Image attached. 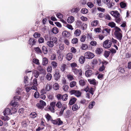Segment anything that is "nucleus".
I'll use <instances>...</instances> for the list:
<instances>
[{
  "label": "nucleus",
  "instance_id": "obj_1",
  "mask_svg": "<svg viewBox=\"0 0 131 131\" xmlns=\"http://www.w3.org/2000/svg\"><path fill=\"white\" fill-rule=\"evenodd\" d=\"M114 29V35L116 38L121 42L123 37L122 31L118 27H116Z\"/></svg>",
  "mask_w": 131,
  "mask_h": 131
},
{
  "label": "nucleus",
  "instance_id": "obj_2",
  "mask_svg": "<svg viewBox=\"0 0 131 131\" xmlns=\"http://www.w3.org/2000/svg\"><path fill=\"white\" fill-rule=\"evenodd\" d=\"M110 13L115 18V21L116 23H119L121 21L122 18L120 17V14L117 10L111 11Z\"/></svg>",
  "mask_w": 131,
  "mask_h": 131
},
{
  "label": "nucleus",
  "instance_id": "obj_3",
  "mask_svg": "<svg viewBox=\"0 0 131 131\" xmlns=\"http://www.w3.org/2000/svg\"><path fill=\"white\" fill-rule=\"evenodd\" d=\"M112 44L111 41H110L108 40H107L104 42L103 46L104 48L108 49L111 47Z\"/></svg>",
  "mask_w": 131,
  "mask_h": 131
},
{
  "label": "nucleus",
  "instance_id": "obj_4",
  "mask_svg": "<svg viewBox=\"0 0 131 131\" xmlns=\"http://www.w3.org/2000/svg\"><path fill=\"white\" fill-rule=\"evenodd\" d=\"M53 76L54 79L56 81H58L60 79L61 75L60 74L59 71L58 69H56L55 71V73Z\"/></svg>",
  "mask_w": 131,
  "mask_h": 131
},
{
  "label": "nucleus",
  "instance_id": "obj_5",
  "mask_svg": "<svg viewBox=\"0 0 131 131\" xmlns=\"http://www.w3.org/2000/svg\"><path fill=\"white\" fill-rule=\"evenodd\" d=\"M70 93L71 94H74L77 97H79L81 96V93L79 91L72 90L70 91Z\"/></svg>",
  "mask_w": 131,
  "mask_h": 131
},
{
  "label": "nucleus",
  "instance_id": "obj_6",
  "mask_svg": "<svg viewBox=\"0 0 131 131\" xmlns=\"http://www.w3.org/2000/svg\"><path fill=\"white\" fill-rule=\"evenodd\" d=\"M84 55L86 58L88 59H92L94 56V55L93 53L89 52H85L84 54Z\"/></svg>",
  "mask_w": 131,
  "mask_h": 131
},
{
  "label": "nucleus",
  "instance_id": "obj_7",
  "mask_svg": "<svg viewBox=\"0 0 131 131\" xmlns=\"http://www.w3.org/2000/svg\"><path fill=\"white\" fill-rule=\"evenodd\" d=\"M10 106H8L4 110L3 113L5 116L6 115H10Z\"/></svg>",
  "mask_w": 131,
  "mask_h": 131
},
{
  "label": "nucleus",
  "instance_id": "obj_8",
  "mask_svg": "<svg viewBox=\"0 0 131 131\" xmlns=\"http://www.w3.org/2000/svg\"><path fill=\"white\" fill-rule=\"evenodd\" d=\"M72 71L74 73V74L77 75H79L80 76H81L82 75V71L80 69H73Z\"/></svg>",
  "mask_w": 131,
  "mask_h": 131
},
{
  "label": "nucleus",
  "instance_id": "obj_9",
  "mask_svg": "<svg viewBox=\"0 0 131 131\" xmlns=\"http://www.w3.org/2000/svg\"><path fill=\"white\" fill-rule=\"evenodd\" d=\"M88 81L90 84H92L94 86L97 85L98 83V81L94 79H88Z\"/></svg>",
  "mask_w": 131,
  "mask_h": 131
},
{
  "label": "nucleus",
  "instance_id": "obj_10",
  "mask_svg": "<svg viewBox=\"0 0 131 131\" xmlns=\"http://www.w3.org/2000/svg\"><path fill=\"white\" fill-rule=\"evenodd\" d=\"M32 72L31 71H29L28 70L26 71L25 73H26V75H25L24 77V83L26 84L27 83V81L28 80V78L27 76L28 75V73Z\"/></svg>",
  "mask_w": 131,
  "mask_h": 131
},
{
  "label": "nucleus",
  "instance_id": "obj_11",
  "mask_svg": "<svg viewBox=\"0 0 131 131\" xmlns=\"http://www.w3.org/2000/svg\"><path fill=\"white\" fill-rule=\"evenodd\" d=\"M62 35L65 37H68L70 36V33L67 31L65 30L62 32Z\"/></svg>",
  "mask_w": 131,
  "mask_h": 131
},
{
  "label": "nucleus",
  "instance_id": "obj_12",
  "mask_svg": "<svg viewBox=\"0 0 131 131\" xmlns=\"http://www.w3.org/2000/svg\"><path fill=\"white\" fill-rule=\"evenodd\" d=\"M79 85L81 86H83L85 84V81L84 79L82 78L79 79Z\"/></svg>",
  "mask_w": 131,
  "mask_h": 131
},
{
  "label": "nucleus",
  "instance_id": "obj_13",
  "mask_svg": "<svg viewBox=\"0 0 131 131\" xmlns=\"http://www.w3.org/2000/svg\"><path fill=\"white\" fill-rule=\"evenodd\" d=\"M80 105L79 104H75L73 105L72 107V109L73 111H75L78 109L80 108Z\"/></svg>",
  "mask_w": 131,
  "mask_h": 131
},
{
  "label": "nucleus",
  "instance_id": "obj_14",
  "mask_svg": "<svg viewBox=\"0 0 131 131\" xmlns=\"http://www.w3.org/2000/svg\"><path fill=\"white\" fill-rule=\"evenodd\" d=\"M73 54L69 52L68 53L66 57L68 61L70 60L72 58Z\"/></svg>",
  "mask_w": 131,
  "mask_h": 131
},
{
  "label": "nucleus",
  "instance_id": "obj_15",
  "mask_svg": "<svg viewBox=\"0 0 131 131\" xmlns=\"http://www.w3.org/2000/svg\"><path fill=\"white\" fill-rule=\"evenodd\" d=\"M48 59L46 57H44L42 59V64L43 66H46L48 63Z\"/></svg>",
  "mask_w": 131,
  "mask_h": 131
},
{
  "label": "nucleus",
  "instance_id": "obj_16",
  "mask_svg": "<svg viewBox=\"0 0 131 131\" xmlns=\"http://www.w3.org/2000/svg\"><path fill=\"white\" fill-rule=\"evenodd\" d=\"M41 92L42 94L39 95L40 97L43 100H44L45 99L46 96L44 94L46 93L44 92V90H42Z\"/></svg>",
  "mask_w": 131,
  "mask_h": 131
},
{
  "label": "nucleus",
  "instance_id": "obj_17",
  "mask_svg": "<svg viewBox=\"0 0 131 131\" xmlns=\"http://www.w3.org/2000/svg\"><path fill=\"white\" fill-rule=\"evenodd\" d=\"M76 100L77 99L75 98H71L69 101V104L70 105H72L75 103Z\"/></svg>",
  "mask_w": 131,
  "mask_h": 131
},
{
  "label": "nucleus",
  "instance_id": "obj_18",
  "mask_svg": "<svg viewBox=\"0 0 131 131\" xmlns=\"http://www.w3.org/2000/svg\"><path fill=\"white\" fill-rule=\"evenodd\" d=\"M93 73L92 71L89 70H87L85 72V75L86 77H90Z\"/></svg>",
  "mask_w": 131,
  "mask_h": 131
},
{
  "label": "nucleus",
  "instance_id": "obj_19",
  "mask_svg": "<svg viewBox=\"0 0 131 131\" xmlns=\"http://www.w3.org/2000/svg\"><path fill=\"white\" fill-rule=\"evenodd\" d=\"M85 58H86L85 56H81L80 57L79 59L80 63L82 64L85 61Z\"/></svg>",
  "mask_w": 131,
  "mask_h": 131
},
{
  "label": "nucleus",
  "instance_id": "obj_20",
  "mask_svg": "<svg viewBox=\"0 0 131 131\" xmlns=\"http://www.w3.org/2000/svg\"><path fill=\"white\" fill-rule=\"evenodd\" d=\"M74 20V18L73 16L70 17L67 19V21L70 24H71L73 23Z\"/></svg>",
  "mask_w": 131,
  "mask_h": 131
},
{
  "label": "nucleus",
  "instance_id": "obj_21",
  "mask_svg": "<svg viewBox=\"0 0 131 131\" xmlns=\"http://www.w3.org/2000/svg\"><path fill=\"white\" fill-rule=\"evenodd\" d=\"M29 44L32 46L34 45H35L36 42V41L34 39H30L29 41Z\"/></svg>",
  "mask_w": 131,
  "mask_h": 131
},
{
  "label": "nucleus",
  "instance_id": "obj_22",
  "mask_svg": "<svg viewBox=\"0 0 131 131\" xmlns=\"http://www.w3.org/2000/svg\"><path fill=\"white\" fill-rule=\"evenodd\" d=\"M80 9L79 8L77 7L72 8L71 10L70 11L72 13H77Z\"/></svg>",
  "mask_w": 131,
  "mask_h": 131
},
{
  "label": "nucleus",
  "instance_id": "obj_23",
  "mask_svg": "<svg viewBox=\"0 0 131 131\" xmlns=\"http://www.w3.org/2000/svg\"><path fill=\"white\" fill-rule=\"evenodd\" d=\"M96 88L91 87L89 88V92L92 95L94 94V92Z\"/></svg>",
  "mask_w": 131,
  "mask_h": 131
},
{
  "label": "nucleus",
  "instance_id": "obj_24",
  "mask_svg": "<svg viewBox=\"0 0 131 131\" xmlns=\"http://www.w3.org/2000/svg\"><path fill=\"white\" fill-rule=\"evenodd\" d=\"M108 25L112 28H115L116 27H117L116 26L115 24L113 22H109L108 24Z\"/></svg>",
  "mask_w": 131,
  "mask_h": 131
},
{
  "label": "nucleus",
  "instance_id": "obj_25",
  "mask_svg": "<svg viewBox=\"0 0 131 131\" xmlns=\"http://www.w3.org/2000/svg\"><path fill=\"white\" fill-rule=\"evenodd\" d=\"M10 115H12L16 112L17 111V110L14 107H10Z\"/></svg>",
  "mask_w": 131,
  "mask_h": 131
},
{
  "label": "nucleus",
  "instance_id": "obj_26",
  "mask_svg": "<svg viewBox=\"0 0 131 131\" xmlns=\"http://www.w3.org/2000/svg\"><path fill=\"white\" fill-rule=\"evenodd\" d=\"M47 44L48 47L51 48L53 47L54 45V43L51 41H48L47 43Z\"/></svg>",
  "mask_w": 131,
  "mask_h": 131
},
{
  "label": "nucleus",
  "instance_id": "obj_27",
  "mask_svg": "<svg viewBox=\"0 0 131 131\" xmlns=\"http://www.w3.org/2000/svg\"><path fill=\"white\" fill-rule=\"evenodd\" d=\"M52 32L53 34H56L59 32V30L58 28L56 27H54L52 28Z\"/></svg>",
  "mask_w": 131,
  "mask_h": 131
},
{
  "label": "nucleus",
  "instance_id": "obj_28",
  "mask_svg": "<svg viewBox=\"0 0 131 131\" xmlns=\"http://www.w3.org/2000/svg\"><path fill=\"white\" fill-rule=\"evenodd\" d=\"M10 105L13 107H15L17 105V102L15 100H12L10 103Z\"/></svg>",
  "mask_w": 131,
  "mask_h": 131
},
{
  "label": "nucleus",
  "instance_id": "obj_29",
  "mask_svg": "<svg viewBox=\"0 0 131 131\" xmlns=\"http://www.w3.org/2000/svg\"><path fill=\"white\" fill-rule=\"evenodd\" d=\"M103 49L101 48H97L96 50V53L99 54H101L102 52Z\"/></svg>",
  "mask_w": 131,
  "mask_h": 131
},
{
  "label": "nucleus",
  "instance_id": "obj_30",
  "mask_svg": "<svg viewBox=\"0 0 131 131\" xmlns=\"http://www.w3.org/2000/svg\"><path fill=\"white\" fill-rule=\"evenodd\" d=\"M53 88L55 90H58L59 88V86L58 84L57 83H55L53 86Z\"/></svg>",
  "mask_w": 131,
  "mask_h": 131
},
{
  "label": "nucleus",
  "instance_id": "obj_31",
  "mask_svg": "<svg viewBox=\"0 0 131 131\" xmlns=\"http://www.w3.org/2000/svg\"><path fill=\"white\" fill-rule=\"evenodd\" d=\"M81 31L79 29L76 30L74 32V34L76 36H78L81 34Z\"/></svg>",
  "mask_w": 131,
  "mask_h": 131
},
{
  "label": "nucleus",
  "instance_id": "obj_32",
  "mask_svg": "<svg viewBox=\"0 0 131 131\" xmlns=\"http://www.w3.org/2000/svg\"><path fill=\"white\" fill-rule=\"evenodd\" d=\"M99 23V21L97 20H95L92 21L91 23V25L92 26H96Z\"/></svg>",
  "mask_w": 131,
  "mask_h": 131
},
{
  "label": "nucleus",
  "instance_id": "obj_33",
  "mask_svg": "<svg viewBox=\"0 0 131 131\" xmlns=\"http://www.w3.org/2000/svg\"><path fill=\"white\" fill-rule=\"evenodd\" d=\"M32 74H34L35 77L36 78H38L39 74V72L36 70H35L33 72H32Z\"/></svg>",
  "mask_w": 131,
  "mask_h": 131
},
{
  "label": "nucleus",
  "instance_id": "obj_34",
  "mask_svg": "<svg viewBox=\"0 0 131 131\" xmlns=\"http://www.w3.org/2000/svg\"><path fill=\"white\" fill-rule=\"evenodd\" d=\"M42 49L43 52L44 54H47L48 52V50L46 47L43 46L42 48Z\"/></svg>",
  "mask_w": 131,
  "mask_h": 131
},
{
  "label": "nucleus",
  "instance_id": "obj_35",
  "mask_svg": "<svg viewBox=\"0 0 131 131\" xmlns=\"http://www.w3.org/2000/svg\"><path fill=\"white\" fill-rule=\"evenodd\" d=\"M45 117L47 119V120L49 121H51L52 120V117L48 113H47L45 115Z\"/></svg>",
  "mask_w": 131,
  "mask_h": 131
},
{
  "label": "nucleus",
  "instance_id": "obj_36",
  "mask_svg": "<svg viewBox=\"0 0 131 131\" xmlns=\"http://www.w3.org/2000/svg\"><path fill=\"white\" fill-rule=\"evenodd\" d=\"M86 36L84 35H82L81 37L80 40L81 42H84L85 40Z\"/></svg>",
  "mask_w": 131,
  "mask_h": 131
},
{
  "label": "nucleus",
  "instance_id": "obj_37",
  "mask_svg": "<svg viewBox=\"0 0 131 131\" xmlns=\"http://www.w3.org/2000/svg\"><path fill=\"white\" fill-rule=\"evenodd\" d=\"M52 78V75L50 73H48L46 75V78L47 80L49 81L51 80V79Z\"/></svg>",
  "mask_w": 131,
  "mask_h": 131
},
{
  "label": "nucleus",
  "instance_id": "obj_38",
  "mask_svg": "<svg viewBox=\"0 0 131 131\" xmlns=\"http://www.w3.org/2000/svg\"><path fill=\"white\" fill-rule=\"evenodd\" d=\"M62 95L61 94H58L56 95L57 98L58 100H62V99H63V98L62 97H63Z\"/></svg>",
  "mask_w": 131,
  "mask_h": 131
},
{
  "label": "nucleus",
  "instance_id": "obj_39",
  "mask_svg": "<svg viewBox=\"0 0 131 131\" xmlns=\"http://www.w3.org/2000/svg\"><path fill=\"white\" fill-rule=\"evenodd\" d=\"M88 12V10L84 8H82L81 11V13L84 14H86Z\"/></svg>",
  "mask_w": 131,
  "mask_h": 131
},
{
  "label": "nucleus",
  "instance_id": "obj_40",
  "mask_svg": "<svg viewBox=\"0 0 131 131\" xmlns=\"http://www.w3.org/2000/svg\"><path fill=\"white\" fill-rule=\"evenodd\" d=\"M88 48V47L86 44L82 43L81 48L82 50H85Z\"/></svg>",
  "mask_w": 131,
  "mask_h": 131
},
{
  "label": "nucleus",
  "instance_id": "obj_41",
  "mask_svg": "<svg viewBox=\"0 0 131 131\" xmlns=\"http://www.w3.org/2000/svg\"><path fill=\"white\" fill-rule=\"evenodd\" d=\"M35 51L36 52L38 53H41L42 51L39 48V47H37L35 48L34 49Z\"/></svg>",
  "mask_w": 131,
  "mask_h": 131
},
{
  "label": "nucleus",
  "instance_id": "obj_42",
  "mask_svg": "<svg viewBox=\"0 0 131 131\" xmlns=\"http://www.w3.org/2000/svg\"><path fill=\"white\" fill-rule=\"evenodd\" d=\"M71 42L73 44H77L78 43V40L77 38H73Z\"/></svg>",
  "mask_w": 131,
  "mask_h": 131
},
{
  "label": "nucleus",
  "instance_id": "obj_43",
  "mask_svg": "<svg viewBox=\"0 0 131 131\" xmlns=\"http://www.w3.org/2000/svg\"><path fill=\"white\" fill-rule=\"evenodd\" d=\"M66 65L65 64H63L61 65V70L62 71H64L66 69Z\"/></svg>",
  "mask_w": 131,
  "mask_h": 131
},
{
  "label": "nucleus",
  "instance_id": "obj_44",
  "mask_svg": "<svg viewBox=\"0 0 131 131\" xmlns=\"http://www.w3.org/2000/svg\"><path fill=\"white\" fill-rule=\"evenodd\" d=\"M53 43L57 44V39L55 37H53L51 39Z\"/></svg>",
  "mask_w": 131,
  "mask_h": 131
},
{
  "label": "nucleus",
  "instance_id": "obj_45",
  "mask_svg": "<svg viewBox=\"0 0 131 131\" xmlns=\"http://www.w3.org/2000/svg\"><path fill=\"white\" fill-rule=\"evenodd\" d=\"M30 116L31 117L34 118H35L37 116V114L35 112L31 113L30 114Z\"/></svg>",
  "mask_w": 131,
  "mask_h": 131
},
{
  "label": "nucleus",
  "instance_id": "obj_46",
  "mask_svg": "<svg viewBox=\"0 0 131 131\" xmlns=\"http://www.w3.org/2000/svg\"><path fill=\"white\" fill-rule=\"evenodd\" d=\"M121 7L122 8H125L126 6V3L123 2H121L120 3Z\"/></svg>",
  "mask_w": 131,
  "mask_h": 131
},
{
  "label": "nucleus",
  "instance_id": "obj_47",
  "mask_svg": "<svg viewBox=\"0 0 131 131\" xmlns=\"http://www.w3.org/2000/svg\"><path fill=\"white\" fill-rule=\"evenodd\" d=\"M33 82L32 83H31L30 84V85L32 84L34 86H37V79L36 78L34 79L33 80Z\"/></svg>",
  "mask_w": 131,
  "mask_h": 131
},
{
  "label": "nucleus",
  "instance_id": "obj_48",
  "mask_svg": "<svg viewBox=\"0 0 131 131\" xmlns=\"http://www.w3.org/2000/svg\"><path fill=\"white\" fill-rule=\"evenodd\" d=\"M33 36L35 38H39L40 36V34L39 32H36L34 34Z\"/></svg>",
  "mask_w": 131,
  "mask_h": 131
},
{
  "label": "nucleus",
  "instance_id": "obj_49",
  "mask_svg": "<svg viewBox=\"0 0 131 131\" xmlns=\"http://www.w3.org/2000/svg\"><path fill=\"white\" fill-rule=\"evenodd\" d=\"M76 84V82L74 81H73L71 82L70 84V87L72 88L75 86Z\"/></svg>",
  "mask_w": 131,
  "mask_h": 131
},
{
  "label": "nucleus",
  "instance_id": "obj_50",
  "mask_svg": "<svg viewBox=\"0 0 131 131\" xmlns=\"http://www.w3.org/2000/svg\"><path fill=\"white\" fill-rule=\"evenodd\" d=\"M53 68H55L57 66L58 64L55 61H53L51 63Z\"/></svg>",
  "mask_w": 131,
  "mask_h": 131
},
{
  "label": "nucleus",
  "instance_id": "obj_51",
  "mask_svg": "<svg viewBox=\"0 0 131 131\" xmlns=\"http://www.w3.org/2000/svg\"><path fill=\"white\" fill-rule=\"evenodd\" d=\"M95 103L94 101H93L89 105V108L90 109L92 108H93V106L95 105Z\"/></svg>",
  "mask_w": 131,
  "mask_h": 131
},
{
  "label": "nucleus",
  "instance_id": "obj_52",
  "mask_svg": "<svg viewBox=\"0 0 131 131\" xmlns=\"http://www.w3.org/2000/svg\"><path fill=\"white\" fill-rule=\"evenodd\" d=\"M32 62L34 63L37 64L39 65L40 64L39 60L37 59L34 58L33 59Z\"/></svg>",
  "mask_w": 131,
  "mask_h": 131
},
{
  "label": "nucleus",
  "instance_id": "obj_53",
  "mask_svg": "<svg viewBox=\"0 0 131 131\" xmlns=\"http://www.w3.org/2000/svg\"><path fill=\"white\" fill-rule=\"evenodd\" d=\"M62 96L63 97H62L63 98V99H62V101H66L67 100L68 96L67 94H65L63 95Z\"/></svg>",
  "mask_w": 131,
  "mask_h": 131
},
{
  "label": "nucleus",
  "instance_id": "obj_54",
  "mask_svg": "<svg viewBox=\"0 0 131 131\" xmlns=\"http://www.w3.org/2000/svg\"><path fill=\"white\" fill-rule=\"evenodd\" d=\"M70 66L72 68V70L73 69H75V68L77 66V63L75 62H73L70 64Z\"/></svg>",
  "mask_w": 131,
  "mask_h": 131
},
{
  "label": "nucleus",
  "instance_id": "obj_55",
  "mask_svg": "<svg viewBox=\"0 0 131 131\" xmlns=\"http://www.w3.org/2000/svg\"><path fill=\"white\" fill-rule=\"evenodd\" d=\"M2 119L5 121H7L10 119V118L6 115L5 116L3 117Z\"/></svg>",
  "mask_w": 131,
  "mask_h": 131
},
{
  "label": "nucleus",
  "instance_id": "obj_56",
  "mask_svg": "<svg viewBox=\"0 0 131 131\" xmlns=\"http://www.w3.org/2000/svg\"><path fill=\"white\" fill-rule=\"evenodd\" d=\"M107 5L108 8H112V7L114 5V3L110 2Z\"/></svg>",
  "mask_w": 131,
  "mask_h": 131
},
{
  "label": "nucleus",
  "instance_id": "obj_57",
  "mask_svg": "<svg viewBox=\"0 0 131 131\" xmlns=\"http://www.w3.org/2000/svg\"><path fill=\"white\" fill-rule=\"evenodd\" d=\"M25 87V89L27 92H29L30 90H31V87H28L27 85H26Z\"/></svg>",
  "mask_w": 131,
  "mask_h": 131
},
{
  "label": "nucleus",
  "instance_id": "obj_58",
  "mask_svg": "<svg viewBox=\"0 0 131 131\" xmlns=\"http://www.w3.org/2000/svg\"><path fill=\"white\" fill-rule=\"evenodd\" d=\"M66 108L65 107L63 106L62 107L59 113V114L60 115H61L63 114L64 111Z\"/></svg>",
  "mask_w": 131,
  "mask_h": 131
},
{
  "label": "nucleus",
  "instance_id": "obj_59",
  "mask_svg": "<svg viewBox=\"0 0 131 131\" xmlns=\"http://www.w3.org/2000/svg\"><path fill=\"white\" fill-rule=\"evenodd\" d=\"M52 88V86L50 85H47L46 87V90L47 91H50Z\"/></svg>",
  "mask_w": 131,
  "mask_h": 131
},
{
  "label": "nucleus",
  "instance_id": "obj_60",
  "mask_svg": "<svg viewBox=\"0 0 131 131\" xmlns=\"http://www.w3.org/2000/svg\"><path fill=\"white\" fill-rule=\"evenodd\" d=\"M48 109L52 113L54 112L55 110L54 108L50 106H49L48 107Z\"/></svg>",
  "mask_w": 131,
  "mask_h": 131
},
{
  "label": "nucleus",
  "instance_id": "obj_61",
  "mask_svg": "<svg viewBox=\"0 0 131 131\" xmlns=\"http://www.w3.org/2000/svg\"><path fill=\"white\" fill-rule=\"evenodd\" d=\"M68 79L70 81H72L74 79L73 75H67Z\"/></svg>",
  "mask_w": 131,
  "mask_h": 131
},
{
  "label": "nucleus",
  "instance_id": "obj_62",
  "mask_svg": "<svg viewBox=\"0 0 131 131\" xmlns=\"http://www.w3.org/2000/svg\"><path fill=\"white\" fill-rule=\"evenodd\" d=\"M39 96V93L37 91L35 92L34 94V96L36 98H38Z\"/></svg>",
  "mask_w": 131,
  "mask_h": 131
},
{
  "label": "nucleus",
  "instance_id": "obj_63",
  "mask_svg": "<svg viewBox=\"0 0 131 131\" xmlns=\"http://www.w3.org/2000/svg\"><path fill=\"white\" fill-rule=\"evenodd\" d=\"M38 41L39 43H42L44 42V39L42 37H40Z\"/></svg>",
  "mask_w": 131,
  "mask_h": 131
},
{
  "label": "nucleus",
  "instance_id": "obj_64",
  "mask_svg": "<svg viewBox=\"0 0 131 131\" xmlns=\"http://www.w3.org/2000/svg\"><path fill=\"white\" fill-rule=\"evenodd\" d=\"M69 88V86L67 85L64 84L63 86V89L64 91H66L68 90Z\"/></svg>",
  "mask_w": 131,
  "mask_h": 131
}]
</instances>
